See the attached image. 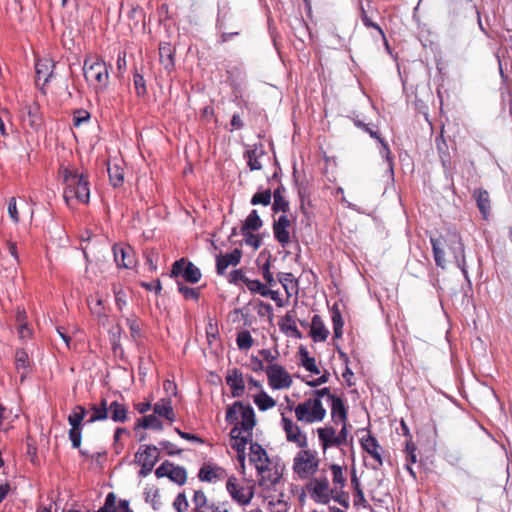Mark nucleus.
Returning <instances> with one entry per match:
<instances>
[{
	"label": "nucleus",
	"mask_w": 512,
	"mask_h": 512,
	"mask_svg": "<svg viewBox=\"0 0 512 512\" xmlns=\"http://www.w3.org/2000/svg\"><path fill=\"white\" fill-rule=\"evenodd\" d=\"M59 174L63 179V197L68 206L76 203L87 204L90 198V188L87 174L75 167L61 166Z\"/></svg>",
	"instance_id": "nucleus-1"
},
{
	"label": "nucleus",
	"mask_w": 512,
	"mask_h": 512,
	"mask_svg": "<svg viewBox=\"0 0 512 512\" xmlns=\"http://www.w3.org/2000/svg\"><path fill=\"white\" fill-rule=\"evenodd\" d=\"M434 259L438 266L445 268V255L448 253L456 265L466 274L464 248L460 238L456 234L450 235L448 238L431 239Z\"/></svg>",
	"instance_id": "nucleus-2"
},
{
	"label": "nucleus",
	"mask_w": 512,
	"mask_h": 512,
	"mask_svg": "<svg viewBox=\"0 0 512 512\" xmlns=\"http://www.w3.org/2000/svg\"><path fill=\"white\" fill-rule=\"evenodd\" d=\"M83 72L85 79L96 93L104 92L109 84V72L106 62L99 57L85 59Z\"/></svg>",
	"instance_id": "nucleus-3"
},
{
	"label": "nucleus",
	"mask_w": 512,
	"mask_h": 512,
	"mask_svg": "<svg viewBox=\"0 0 512 512\" xmlns=\"http://www.w3.org/2000/svg\"><path fill=\"white\" fill-rule=\"evenodd\" d=\"M298 422L314 424L322 422L326 417V409L318 398L309 397L294 408Z\"/></svg>",
	"instance_id": "nucleus-4"
},
{
	"label": "nucleus",
	"mask_w": 512,
	"mask_h": 512,
	"mask_svg": "<svg viewBox=\"0 0 512 512\" xmlns=\"http://www.w3.org/2000/svg\"><path fill=\"white\" fill-rule=\"evenodd\" d=\"M294 473L302 480L311 478L319 468L317 452L311 449L300 448L293 459Z\"/></svg>",
	"instance_id": "nucleus-5"
},
{
	"label": "nucleus",
	"mask_w": 512,
	"mask_h": 512,
	"mask_svg": "<svg viewBox=\"0 0 512 512\" xmlns=\"http://www.w3.org/2000/svg\"><path fill=\"white\" fill-rule=\"evenodd\" d=\"M226 421L236 423L235 426H239L242 432L250 435H252V430L256 424L253 408L241 402H236L227 409Z\"/></svg>",
	"instance_id": "nucleus-6"
},
{
	"label": "nucleus",
	"mask_w": 512,
	"mask_h": 512,
	"mask_svg": "<svg viewBox=\"0 0 512 512\" xmlns=\"http://www.w3.org/2000/svg\"><path fill=\"white\" fill-rule=\"evenodd\" d=\"M255 469L259 477V485L264 489L273 488L282 478L283 467L273 459L268 458L262 466L258 465Z\"/></svg>",
	"instance_id": "nucleus-7"
},
{
	"label": "nucleus",
	"mask_w": 512,
	"mask_h": 512,
	"mask_svg": "<svg viewBox=\"0 0 512 512\" xmlns=\"http://www.w3.org/2000/svg\"><path fill=\"white\" fill-rule=\"evenodd\" d=\"M86 414L87 410L85 407L78 405L74 407L72 412L68 415L67 420L71 426L68 435L73 448H79L81 445L82 422Z\"/></svg>",
	"instance_id": "nucleus-8"
},
{
	"label": "nucleus",
	"mask_w": 512,
	"mask_h": 512,
	"mask_svg": "<svg viewBox=\"0 0 512 512\" xmlns=\"http://www.w3.org/2000/svg\"><path fill=\"white\" fill-rule=\"evenodd\" d=\"M269 386L273 390L288 389L292 385V377L286 369L279 364H270L265 369Z\"/></svg>",
	"instance_id": "nucleus-9"
},
{
	"label": "nucleus",
	"mask_w": 512,
	"mask_h": 512,
	"mask_svg": "<svg viewBox=\"0 0 512 512\" xmlns=\"http://www.w3.org/2000/svg\"><path fill=\"white\" fill-rule=\"evenodd\" d=\"M281 426L288 442L295 444L298 448H306L308 446L307 436L297 422L282 414Z\"/></svg>",
	"instance_id": "nucleus-10"
},
{
	"label": "nucleus",
	"mask_w": 512,
	"mask_h": 512,
	"mask_svg": "<svg viewBox=\"0 0 512 512\" xmlns=\"http://www.w3.org/2000/svg\"><path fill=\"white\" fill-rule=\"evenodd\" d=\"M251 436L242 432L239 426H235L230 432V445L238 454L237 459L242 470L245 469V449L246 445L251 441Z\"/></svg>",
	"instance_id": "nucleus-11"
},
{
	"label": "nucleus",
	"mask_w": 512,
	"mask_h": 512,
	"mask_svg": "<svg viewBox=\"0 0 512 512\" xmlns=\"http://www.w3.org/2000/svg\"><path fill=\"white\" fill-rule=\"evenodd\" d=\"M226 488L233 500L240 505L249 504L254 496L252 488L249 486H241L235 477H230L227 480Z\"/></svg>",
	"instance_id": "nucleus-12"
},
{
	"label": "nucleus",
	"mask_w": 512,
	"mask_h": 512,
	"mask_svg": "<svg viewBox=\"0 0 512 512\" xmlns=\"http://www.w3.org/2000/svg\"><path fill=\"white\" fill-rule=\"evenodd\" d=\"M180 275L191 283H197L201 278L200 270L193 263H186L184 259L176 261L172 266L171 276L178 277Z\"/></svg>",
	"instance_id": "nucleus-13"
},
{
	"label": "nucleus",
	"mask_w": 512,
	"mask_h": 512,
	"mask_svg": "<svg viewBox=\"0 0 512 512\" xmlns=\"http://www.w3.org/2000/svg\"><path fill=\"white\" fill-rule=\"evenodd\" d=\"M158 478L168 477L173 482L183 485L187 480L186 470L181 466H176L170 462L162 463L155 471Z\"/></svg>",
	"instance_id": "nucleus-14"
},
{
	"label": "nucleus",
	"mask_w": 512,
	"mask_h": 512,
	"mask_svg": "<svg viewBox=\"0 0 512 512\" xmlns=\"http://www.w3.org/2000/svg\"><path fill=\"white\" fill-rule=\"evenodd\" d=\"M311 497L319 503L326 504L331 498L334 489H330L329 481L326 477L314 479L310 484Z\"/></svg>",
	"instance_id": "nucleus-15"
},
{
	"label": "nucleus",
	"mask_w": 512,
	"mask_h": 512,
	"mask_svg": "<svg viewBox=\"0 0 512 512\" xmlns=\"http://www.w3.org/2000/svg\"><path fill=\"white\" fill-rule=\"evenodd\" d=\"M227 474L225 469L222 467L212 464L205 463L199 470L198 477L203 482L216 483L226 478Z\"/></svg>",
	"instance_id": "nucleus-16"
},
{
	"label": "nucleus",
	"mask_w": 512,
	"mask_h": 512,
	"mask_svg": "<svg viewBox=\"0 0 512 512\" xmlns=\"http://www.w3.org/2000/svg\"><path fill=\"white\" fill-rule=\"evenodd\" d=\"M290 226L291 221L285 214L279 216L274 222L273 233L282 247H286L290 243Z\"/></svg>",
	"instance_id": "nucleus-17"
},
{
	"label": "nucleus",
	"mask_w": 512,
	"mask_h": 512,
	"mask_svg": "<svg viewBox=\"0 0 512 512\" xmlns=\"http://www.w3.org/2000/svg\"><path fill=\"white\" fill-rule=\"evenodd\" d=\"M114 260L118 267L132 268L135 264L134 253L130 246L123 244L115 245L113 248Z\"/></svg>",
	"instance_id": "nucleus-18"
},
{
	"label": "nucleus",
	"mask_w": 512,
	"mask_h": 512,
	"mask_svg": "<svg viewBox=\"0 0 512 512\" xmlns=\"http://www.w3.org/2000/svg\"><path fill=\"white\" fill-rule=\"evenodd\" d=\"M317 434L323 451H326L330 447L341 446L337 433L333 427H320L317 429Z\"/></svg>",
	"instance_id": "nucleus-19"
},
{
	"label": "nucleus",
	"mask_w": 512,
	"mask_h": 512,
	"mask_svg": "<svg viewBox=\"0 0 512 512\" xmlns=\"http://www.w3.org/2000/svg\"><path fill=\"white\" fill-rule=\"evenodd\" d=\"M159 457V450L155 446H145L135 455L136 461L142 467L153 468Z\"/></svg>",
	"instance_id": "nucleus-20"
},
{
	"label": "nucleus",
	"mask_w": 512,
	"mask_h": 512,
	"mask_svg": "<svg viewBox=\"0 0 512 512\" xmlns=\"http://www.w3.org/2000/svg\"><path fill=\"white\" fill-rule=\"evenodd\" d=\"M362 448L374 459L375 465L373 468H377L382 465L381 447L377 440L371 435H367L361 439Z\"/></svg>",
	"instance_id": "nucleus-21"
},
{
	"label": "nucleus",
	"mask_w": 512,
	"mask_h": 512,
	"mask_svg": "<svg viewBox=\"0 0 512 512\" xmlns=\"http://www.w3.org/2000/svg\"><path fill=\"white\" fill-rule=\"evenodd\" d=\"M226 382L232 390L234 397H240L244 393L245 384L242 373L237 369L229 370L226 375Z\"/></svg>",
	"instance_id": "nucleus-22"
},
{
	"label": "nucleus",
	"mask_w": 512,
	"mask_h": 512,
	"mask_svg": "<svg viewBox=\"0 0 512 512\" xmlns=\"http://www.w3.org/2000/svg\"><path fill=\"white\" fill-rule=\"evenodd\" d=\"M242 252L238 249H235L231 253L226 255H219L216 259V268L218 274H224L226 269L232 265L236 266L241 260Z\"/></svg>",
	"instance_id": "nucleus-23"
},
{
	"label": "nucleus",
	"mask_w": 512,
	"mask_h": 512,
	"mask_svg": "<svg viewBox=\"0 0 512 512\" xmlns=\"http://www.w3.org/2000/svg\"><path fill=\"white\" fill-rule=\"evenodd\" d=\"M15 367L19 374L20 382H24L27 375L31 371V362L29 361L28 354L24 350H17L15 353Z\"/></svg>",
	"instance_id": "nucleus-24"
},
{
	"label": "nucleus",
	"mask_w": 512,
	"mask_h": 512,
	"mask_svg": "<svg viewBox=\"0 0 512 512\" xmlns=\"http://www.w3.org/2000/svg\"><path fill=\"white\" fill-rule=\"evenodd\" d=\"M310 335L315 342H323L329 335V331L319 315H314L312 318Z\"/></svg>",
	"instance_id": "nucleus-25"
},
{
	"label": "nucleus",
	"mask_w": 512,
	"mask_h": 512,
	"mask_svg": "<svg viewBox=\"0 0 512 512\" xmlns=\"http://www.w3.org/2000/svg\"><path fill=\"white\" fill-rule=\"evenodd\" d=\"M246 156L248 158V166L251 170L262 169L263 161L266 157L262 146H254L252 149L247 150Z\"/></svg>",
	"instance_id": "nucleus-26"
},
{
	"label": "nucleus",
	"mask_w": 512,
	"mask_h": 512,
	"mask_svg": "<svg viewBox=\"0 0 512 512\" xmlns=\"http://www.w3.org/2000/svg\"><path fill=\"white\" fill-rule=\"evenodd\" d=\"M154 414L164 417L170 422L174 421L175 415L172 407V402L169 397L160 399L154 405Z\"/></svg>",
	"instance_id": "nucleus-27"
},
{
	"label": "nucleus",
	"mask_w": 512,
	"mask_h": 512,
	"mask_svg": "<svg viewBox=\"0 0 512 512\" xmlns=\"http://www.w3.org/2000/svg\"><path fill=\"white\" fill-rule=\"evenodd\" d=\"M269 458L266 450L258 443L250 444L249 461L254 467L263 465Z\"/></svg>",
	"instance_id": "nucleus-28"
},
{
	"label": "nucleus",
	"mask_w": 512,
	"mask_h": 512,
	"mask_svg": "<svg viewBox=\"0 0 512 512\" xmlns=\"http://www.w3.org/2000/svg\"><path fill=\"white\" fill-rule=\"evenodd\" d=\"M331 416L335 423H344L347 419V411L341 398H333L331 402Z\"/></svg>",
	"instance_id": "nucleus-29"
},
{
	"label": "nucleus",
	"mask_w": 512,
	"mask_h": 512,
	"mask_svg": "<svg viewBox=\"0 0 512 512\" xmlns=\"http://www.w3.org/2000/svg\"><path fill=\"white\" fill-rule=\"evenodd\" d=\"M91 416L87 420V423H93L108 418V403L105 399H102L99 405L93 404L90 408Z\"/></svg>",
	"instance_id": "nucleus-30"
},
{
	"label": "nucleus",
	"mask_w": 512,
	"mask_h": 512,
	"mask_svg": "<svg viewBox=\"0 0 512 512\" xmlns=\"http://www.w3.org/2000/svg\"><path fill=\"white\" fill-rule=\"evenodd\" d=\"M53 63L49 59H39L35 64L37 79L46 83L52 74Z\"/></svg>",
	"instance_id": "nucleus-31"
},
{
	"label": "nucleus",
	"mask_w": 512,
	"mask_h": 512,
	"mask_svg": "<svg viewBox=\"0 0 512 512\" xmlns=\"http://www.w3.org/2000/svg\"><path fill=\"white\" fill-rule=\"evenodd\" d=\"M108 417L115 422H125L127 419V410L123 404L114 401L108 405Z\"/></svg>",
	"instance_id": "nucleus-32"
},
{
	"label": "nucleus",
	"mask_w": 512,
	"mask_h": 512,
	"mask_svg": "<svg viewBox=\"0 0 512 512\" xmlns=\"http://www.w3.org/2000/svg\"><path fill=\"white\" fill-rule=\"evenodd\" d=\"M253 401L261 411L269 410L276 406V401L264 390H260L253 396Z\"/></svg>",
	"instance_id": "nucleus-33"
},
{
	"label": "nucleus",
	"mask_w": 512,
	"mask_h": 512,
	"mask_svg": "<svg viewBox=\"0 0 512 512\" xmlns=\"http://www.w3.org/2000/svg\"><path fill=\"white\" fill-rule=\"evenodd\" d=\"M262 220L259 217L256 210H252L251 213L246 218L242 228L241 232H254L259 230L262 227Z\"/></svg>",
	"instance_id": "nucleus-34"
},
{
	"label": "nucleus",
	"mask_w": 512,
	"mask_h": 512,
	"mask_svg": "<svg viewBox=\"0 0 512 512\" xmlns=\"http://www.w3.org/2000/svg\"><path fill=\"white\" fill-rule=\"evenodd\" d=\"M160 62L166 70H171L174 66L173 48L169 44H162L159 48Z\"/></svg>",
	"instance_id": "nucleus-35"
},
{
	"label": "nucleus",
	"mask_w": 512,
	"mask_h": 512,
	"mask_svg": "<svg viewBox=\"0 0 512 512\" xmlns=\"http://www.w3.org/2000/svg\"><path fill=\"white\" fill-rule=\"evenodd\" d=\"M281 328L286 333H289L291 336L301 338V333L297 328L293 315L290 312H287L286 315L283 317Z\"/></svg>",
	"instance_id": "nucleus-36"
},
{
	"label": "nucleus",
	"mask_w": 512,
	"mask_h": 512,
	"mask_svg": "<svg viewBox=\"0 0 512 512\" xmlns=\"http://www.w3.org/2000/svg\"><path fill=\"white\" fill-rule=\"evenodd\" d=\"M332 472V483L334 486V490L338 491L342 489L345 485L346 478L344 476L343 468L340 465L332 464L330 466Z\"/></svg>",
	"instance_id": "nucleus-37"
},
{
	"label": "nucleus",
	"mask_w": 512,
	"mask_h": 512,
	"mask_svg": "<svg viewBox=\"0 0 512 512\" xmlns=\"http://www.w3.org/2000/svg\"><path fill=\"white\" fill-rule=\"evenodd\" d=\"M109 179L114 187H119L124 182L123 169L118 164L108 166Z\"/></svg>",
	"instance_id": "nucleus-38"
},
{
	"label": "nucleus",
	"mask_w": 512,
	"mask_h": 512,
	"mask_svg": "<svg viewBox=\"0 0 512 512\" xmlns=\"http://www.w3.org/2000/svg\"><path fill=\"white\" fill-rule=\"evenodd\" d=\"M138 426L143 427L145 429H154V430H162L163 429V424L158 419L156 414H151V415H147V416L143 417Z\"/></svg>",
	"instance_id": "nucleus-39"
},
{
	"label": "nucleus",
	"mask_w": 512,
	"mask_h": 512,
	"mask_svg": "<svg viewBox=\"0 0 512 512\" xmlns=\"http://www.w3.org/2000/svg\"><path fill=\"white\" fill-rule=\"evenodd\" d=\"M475 196L481 213L486 217L490 209L488 193L484 190H478L475 192Z\"/></svg>",
	"instance_id": "nucleus-40"
},
{
	"label": "nucleus",
	"mask_w": 512,
	"mask_h": 512,
	"mask_svg": "<svg viewBox=\"0 0 512 512\" xmlns=\"http://www.w3.org/2000/svg\"><path fill=\"white\" fill-rule=\"evenodd\" d=\"M208 499L204 491L196 490L192 498L193 509L191 511H204L207 506Z\"/></svg>",
	"instance_id": "nucleus-41"
},
{
	"label": "nucleus",
	"mask_w": 512,
	"mask_h": 512,
	"mask_svg": "<svg viewBox=\"0 0 512 512\" xmlns=\"http://www.w3.org/2000/svg\"><path fill=\"white\" fill-rule=\"evenodd\" d=\"M301 356V364L305 367L306 370L310 371L314 374H319L320 371L316 365V361L313 357H310L308 353L304 350H300Z\"/></svg>",
	"instance_id": "nucleus-42"
},
{
	"label": "nucleus",
	"mask_w": 512,
	"mask_h": 512,
	"mask_svg": "<svg viewBox=\"0 0 512 512\" xmlns=\"http://www.w3.org/2000/svg\"><path fill=\"white\" fill-rule=\"evenodd\" d=\"M237 345L241 350H248L253 345V339L249 331H242L238 334Z\"/></svg>",
	"instance_id": "nucleus-43"
},
{
	"label": "nucleus",
	"mask_w": 512,
	"mask_h": 512,
	"mask_svg": "<svg viewBox=\"0 0 512 512\" xmlns=\"http://www.w3.org/2000/svg\"><path fill=\"white\" fill-rule=\"evenodd\" d=\"M332 322H333V330L334 336L336 338H340L342 336V328H343V319L339 310L334 309L332 312Z\"/></svg>",
	"instance_id": "nucleus-44"
},
{
	"label": "nucleus",
	"mask_w": 512,
	"mask_h": 512,
	"mask_svg": "<svg viewBox=\"0 0 512 512\" xmlns=\"http://www.w3.org/2000/svg\"><path fill=\"white\" fill-rule=\"evenodd\" d=\"M88 305H89V308H90L91 312L94 315H97V316H102L103 315V310H104L103 300L100 297H98V296H91L88 299Z\"/></svg>",
	"instance_id": "nucleus-45"
},
{
	"label": "nucleus",
	"mask_w": 512,
	"mask_h": 512,
	"mask_svg": "<svg viewBox=\"0 0 512 512\" xmlns=\"http://www.w3.org/2000/svg\"><path fill=\"white\" fill-rule=\"evenodd\" d=\"M245 285L248 288V290L252 293H258L261 296H264L265 291L267 287L261 283L259 280H251V279H245Z\"/></svg>",
	"instance_id": "nucleus-46"
},
{
	"label": "nucleus",
	"mask_w": 512,
	"mask_h": 512,
	"mask_svg": "<svg viewBox=\"0 0 512 512\" xmlns=\"http://www.w3.org/2000/svg\"><path fill=\"white\" fill-rule=\"evenodd\" d=\"M271 201V192L270 190H265L263 192H257L251 199V203L253 205L262 204L264 206L268 205Z\"/></svg>",
	"instance_id": "nucleus-47"
},
{
	"label": "nucleus",
	"mask_w": 512,
	"mask_h": 512,
	"mask_svg": "<svg viewBox=\"0 0 512 512\" xmlns=\"http://www.w3.org/2000/svg\"><path fill=\"white\" fill-rule=\"evenodd\" d=\"M243 240L248 245L251 246L253 249H258L261 245V238L259 235L254 234L253 232H242Z\"/></svg>",
	"instance_id": "nucleus-48"
},
{
	"label": "nucleus",
	"mask_w": 512,
	"mask_h": 512,
	"mask_svg": "<svg viewBox=\"0 0 512 512\" xmlns=\"http://www.w3.org/2000/svg\"><path fill=\"white\" fill-rule=\"evenodd\" d=\"M7 212H8L10 219L14 223H18L20 221L16 198L12 197L9 199L8 205H7Z\"/></svg>",
	"instance_id": "nucleus-49"
},
{
	"label": "nucleus",
	"mask_w": 512,
	"mask_h": 512,
	"mask_svg": "<svg viewBox=\"0 0 512 512\" xmlns=\"http://www.w3.org/2000/svg\"><path fill=\"white\" fill-rule=\"evenodd\" d=\"M173 506L177 512H186L188 509V501L186 495L184 493L178 494L173 502Z\"/></svg>",
	"instance_id": "nucleus-50"
},
{
	"label": "nucleus",
	"mask_w": 512,
	"mask_h": 512,
	"mask_svg": "<svg viewBox=\"0 0 512 512\" xmlns=\"http://www.w3.org/2000/svg\"><path fill=\"white\" fill-rule=\"evenodd\" d=\"M279 282L282 284L288 294H290L289 290L295 287L293 276L290 273L281 274L279 277Z\"/></svg>",
	"instance_id": "nucleus-51"
},
{
	"label": "nucleus",
	"mask_w": 512,
	"mask_h": 512,
	"mask_svg": "<svg viewBox=\"0 0 512 512\" xmlns=\"http://www.w3.org/2000/svg\"><path fill=\"white\" fill-rule=\"evenodd\" d=\"M178 290L186 299H198L199 293L196 289L178 283Z\"/></svg>",
	"instance_id": "nucleus-52"
},
{
	"label": "nucleus",
	"mask_w": 512,
	"mask_h": 512,
	"mask_svg": "<svg viewBox=\"0 0 512 512\" xmlns=\"http://www.w3.org/2000/svg\"><path fill=\"white\" fill-rule=\"evenodd\" d=\"M287 207H288V203L283 200L280 190L277 189L274 192V209L281 210V211L285 212Z\"/></svg>",
	"instance_id": "nucleus-53"
},
{
	"label": "nucleus",
	"mask_w": 512,
	"mask_h": 512,
	"mask_svg": "<svg viewBox=\"0 0 512 512\" xmlns=\"http://www.w3.org/2000/svg\"><path fill=\"white\" fill-rule=\"evenodd\" d=\"M311 397L318 398L321 401H322V398H326L327 401L330 403L332 402L333 398H337L336 396H334L330 393V390L328 388H322V389L313 391Z\"/></svg>",
	"instance_id": "nucleus-54"
},
{
	"label": "nucleus",
	"mask_w": 512,
	"mask_h": 512,
	"mask_svg": "<svg viewBox=\"0 0 512 512\" xmlns=\"http://www.w3.org/2000/svg\"><path fill=\"white\" fill-rule=\"evenodd\" d=\"M27 121L33 129H38L40 126V118L37 115V110L29 108L27 113Z\"/></svg>",
	"instance_id": "nucleus-55"
},
{
	"label": "nucleus",
	"mask_w": 512,
	"mask_h": 512,
	"mask_svg": "<svg viewBox=\"0 0 512 512\" xmlns=\"http://www.w3.org/2000/svg\"><path fill=\"white\" fill-rule=\"evenodd\" d=\"M90 118V114L87 111H77L73 117V124L79 127L82 123L87 122Z\"/></svg>",
	"instance_id": "nucleus-56"
},
{
	"label": "nucleus",
	"mask_w": 512,
	"mask_h": 512,
	"mask_svg": "<svg viewBox=\"0 0 512 512\" xmlns=\"http://www.w3.org/2000/svg\"><path fill=\"white\" fill-rule=\"evenodd\" d=\"M18 334L22 340L29 339L32 335V330L27 323H21L18 327Z\"/></svg>",
	"instance_id": "nucleus-57"
},
{
	"label": "nucleus",
	"mask_w": 512,
	"mask_h": 512,
	"mask_svg": "<svg viewBox=\"0 0 512 512\" xmlns=\"http://www.w3.org/2000/svg\"><path fill=\"white\" fill-rule=\"evenodd\" d=\"M269 504L271 512H288L287 504L284 501L270 502Z\"/></svg>",
	"instance_id": "nucleus-58"
},
{
	"label": "nucleus",
	"mask_w": 512,
	"mask_h": 512,
	"mask_svg": "<svg viewBox=\"0 0 512 512\" xmlns=\"http://www.w3.org/2000/svg\"><path fill=\"white\" fill-rule=\"evenodd\" d=\"M134 84L139 95L145 92V81L141 75H134Z\"/></svg>",
	"instance_id": "nucleus-59"
},
{
	"label": "nucleus",
	"mask_w": 512,
	"mask_h": 512,
	"mask_svg": "<svg viewBox=\"0 0 512 512\" xmlns=\"http://www.w3.org/2000/svg\"><path fill=\"white\" fill-rule=\"evenodd\" d=\"M245 279H248V278L245 277V275L242 273L241 270H234L230 274L229 281L231 283H235V284H237L239 281H242L245 284Z\"/></svg>",
	"instance_id": "nucleus-60"
},
{
	"label": "nucleus",
	"mask_w": 512,
	"mask_h": 512,
	"mask_svg": "<svg viewBox=\"0 0 512 512\" xmlns=\"http://www.w3.org/2000/svg\"><path fill=\"white\" fill-rule=\"evenodd\" d=\"M382 144H383V150L381 151V153L386 158V164H387L388 170L390 171V173H393V165H392V161H391V158H390V151H389L388 146L386 144H384V143H382Z\"/></svg>",
	"instance_id": "nucleus-61"
},
{
	"label": "nucleus",
	"mask_w": 512,
	"mask_h": 512,
	"mask_svg": "<svg viewBox=\"0 0 512 512\" xmlns=\"http://www.w3.org/2000/svg\"><path fill=\"white\" fill-rule=\"evenodd\" d=\"M341 424H342V428L337 433V436H338L340 444L343 445L347 441V425H346V422L341 423Z\"/></svg>",
	"instance_id": "nucleus-62"
},
{
	"label": "nucleus",
	"mask_w": 512,
	"mask_h": 512,
	"mask_svg": "<svg viewBox=\"0 0 512 512\" xmlns=\"http://www.w3.org/2000/svg\"><path fill=\"white\" fill-rule=\"evenodd\" d=\"M211 512H233L226 504H213L211 506Z\"/></svg>",
	"instance_id": "nucleus-63"
},
{
	"label": "nucleus",
	"mask_w": 512,
	"mask_h": 512,
	"mask_svg": "<svg viewBox=\"0 0 512 512\" xmlns=\"http://www.w3.org/2000/svg\"><path fill=\"white\" fill-rule=\"evenodd\" d=\"M327 381H328V377L326 375H322L321 377H319L315 380L308 381L307 384L311 387H316L323 383H326Z\"/></svg>",
	"instance_id": "nucleus-64"
}]
</instances>
